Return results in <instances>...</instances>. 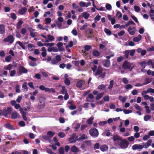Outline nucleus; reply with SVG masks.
Segmentation results:
<instances>
[{
  "label": "nucleus",
  "mask_w": 154,
  "mask_h": 154,
  "mask_svg": "<svg viewBox=\"0 0 154 154\" xmlns=\"http://www.w3.org/2000/svg\"><path fill=\"white\" fill-rule=\"evenodd\" d=\"M104 69L100 66L97 67V70L95 73V75L97 76L98 75L97 78L98 79H104L106 75V72L103 71Z\"/></svg>",
  "instance_id": "f257e3e1"
},
{
  "label": "nucleus",
  "mask_w": 154,
  "mask_h": 154,
  "mask_svg": "<svg viewBox=\"0 0 154 154\" xmlns=\"http://www.w3.org/2000/svg\"><path fill=\"white\" fill-rule=\"evenodd\" d=\"M135 52V49L126 50L124 52L123 54L124 55L123 57H125L126 59H128L129 54L130 56L133 57L134 55Z\"/></svg>",
  "instance_id": "f03ea898"
},
{
  "label": "nucleus",
  "mask_w": 154,
  "mask_h": 154,
  "mask_svg": "<svg viewBox=\"0 0 154 154\" xmlns=\"http://www.w3.org/2000/svg\"><path fill=\"white\" fill-rule=\"evenodd\" d=\"M14 40L15 38L13 36L11 35H9L3 39V41L5 43L8 42L11 45L13 43Z\"/></svg>",
  "instance_id": "7ed1b4c3"
},
{
  "label": "nucleus",
  "mask_w": 154,
  "mask_h": 154,
  "mask_svg": "<svg viewBox=\"0 0 154 154\" xmlns=\"http://www.w3.org/2000/svg\"><path fill=\"white\" fill-rule=\"evenodd\" d=\"M90 135L94 137H97L99 134V132L97 129L95 128L91 129L89 131Z\"/></svg>",
  "instance_id": "20e7f679"
},
{
  "label": "nucleus",
  "mask_w": 154,
  "mask_h": 154,
  "mask_svg": "<svg viewBox=\"0 0 154 154\" xmlns=\"http://www.w3.org/2000/svg\"><path fill=\"white\" fill-rule=\"evenodd\" d=\"M122 149H125L128 147L129 143L125 139L122 140L119 144Z\"/></svg>",
  "instance_id": "39448f33"
},
{
  "label": "nucleus",
  "mask_w": 154,
  "mask_h": 154,
  "mask_svg": "<svg viewBox=\"0 0 154 154\" xmlns=\"http://www.w3.org/2000/svg\"><path fill=\"white\" fill-rule=\"evenodd\" d=\"M78 137L75 133L73 134L69 138L68 141L70 143H75L77 141Z\"/></svg>",
  "instance_id": "423d86ee"
},
{
  "label": "nucleus",
  "mask_w": 154,
  "mask_h": 154,
  "mask_svg": "<svg viewBox=\"0 0 154 154\" xmlns=\"http://www.w3.org/2000/svg\"><path fill=\"white\" fill-rule=\"evenodd\" d=\"M131 66V64L126 60L124 62L122 66V68L125 69H130Z\"/></svg>",
  "instance_id": "0eeeda50"
},
{
  "label": "nucleus",
  "mask_w": 154,
  "mask_h": 154,
  "mask_svg": "<svg viewBox=\"0 0 154 154\" xmlns=\"http://www.w3.org/2000/svg\"><path fill=\"white\" fill-rule=\"evenodd\" d=\"M40 102L38 103L37 108L39 109H43L45 105L44 100H40Z\"/></svg>",
  "instance_id": "6e6552de"
},
{
  "label": "nucleus",
  "mask_w": 154,
  "mask_h": 154,
  "mask_svg": "<svg viewBox=\"0 0 154 154\" xmlns=\"http://www.w3.org/2000/svg\"><path fill=\"white\" fill-rule=\"evenodd\" d=\"M103 65L106 67L108 68L110 66V62L109 60H104L102 62Z\"/></svg>",
  "instance_id": "1a4fd4ad"
},
{
  "label": "nucleus",
  "mask_w": 154,
  "mask_h": 154,
  "mask_svg": "<svg viewBox=\"0 0 154 154\" xmlns=\"http://www.w3.org/2000/svg\"><path fill=\"white\" fill-rule=\"evenodd\" d=\"M19 71L20 74L21 73H26L28 72L27 70L22 66H20L19 67Z\"/></svg>",
  "instance_id": "9d476101"
},
{
  "label": "nucleus",
  "mask_w": 154,
  "mask_h": 154,
  "mask_svg": "<svg viewBox=\"0 0 154 154\" xmlns=\"http://www.w3.org/2000/svg\"><path fill=\"white\" fill-rule=\"evenodd\" d=\"M27 11V9L26 7L22 8L18 11V14L21 15L24 14Z\"/></svg>",
  "instance_id": "9b49d317"
},
{
  "label": "nucleus",
  "mask_w": 154,
  "mask_h": 154,
  "mask_svg": "<svg viewBox=\"0 0 154 154\" xmlns=\"http://www.w3.org/2000/svg\"><path fill=\"white\" fill-rule=\"evenodd\" d=\"M63 44L61 42H59L56 45L57 46L59 50L60 51H64V48L63 46Z\"/></svg>",
  "instance_id": "f8f14e48"
},
{
  "label": "nucleus",
  "mask_w": 154,
  "mask_h": 154,
  "mask_svg": "<svg viewBox=\"0 0 154 154\" xmlns=\"http://www.w3.org/2000/svg\"><path fill=\"white\" fill-rule=\"evenodd\" d=\"M100 149L102 152L107 151L108 149V147L106 145H102L100 147Z\"/></svg>",
  "instance_id": "ddd939ff"
},
{
  "label": "nucleus",
  "mask_w": 154,
  "mask_h": 154,
  "mask_svg": "<svg viewBox=\"0 0 154 154\" xmlns=\"http://www.w3.org/2000/svg\"><path fill=\"white\" fill-rule=\"evenodd\" d=\"M20 117V115L16 111L13 112L11 115V118L12 119H16Z\"/></svg>",
  "instance_id": "4468645a"
},
{
  "label": "nucleus",
  "mask_w": 154,
  "mask_h": 154,
  "mask_svg": "<svg viewBox=\"0 0 154 154\" xmlns=\"http://www.w3.org/2000/svg\"><path fill=\"white\" fill-rule=\"evenodd\" d=\"M112 139L115 143L117 141H121V140H122L120 137L117 135H114L113 136Z\"/></svg>",
  "instance_id": "2eb2a0df"
},
{
  "label": "nucleus",
  "mask_w": 154,
  "mask_h": 154,
  "mask_svg": "<svg viewBox=\"0 0 154 154\" xmlns=\"http://www.w3.org/2000/svg\"><path fill=\"white\" fill-rule=\"evenodd\" d=\"M5 25L3 24L0 25V33L1 34H3L5 32Z\"/></svg>",
  "instance_id": "dca6fc26"
},
{
  "label": "nucleus",
  "mask_w": 154,
  "mask_h": 154,
  "mask_svg": "<svg viewBox=\"0 0 154 154\" xmlns=\"http://www.w3.org/2000/svg\"><path fill=\"white\" fill-rule=\"evenodd\" d=\"M87 138H88L86 137V135L83 134H82L80 137L77 139V141L79 142H81Z\"/></svg>",
  "instance_id": "f3484780"
},
{
  "label": "nucleus",
  "mask_w": 154,
  "mask_h": 154,
  "mask_svg": "<svg viewBox=\"0 0 154 154\" xmlns=\"http://www.w3.org/2000/svg\"><path fill=\"white\" fill-rule=\"evenodd\" d=\"M45 92H48L49 93L52 92L53 93H54L56 92L54 89L53 88H45Z\"/></svg>",
  "instance_id": "a211bd4d"
},
{
  "label": "nucleus",
  "mask_w": 154,
  "mask_h": 154,
  "mask_svg": "<svg viewBox=\"0 0 154 154\" xmlns=\"http://www.w3.org/2000/svg\"><path fill=\"white\" fill-rule=\"evenodd\" d=\"M71 150L73 152H77L79 151L78 148L75 146H73L71 147Z\"/></svg>",
  "instance_id": "6ab92c4d"
},
{
  "label": "nucleus",
  "mask_w": 154,
  "mask_h": 154,
  "mask_svg": "<svg viewBox=\"0 0 154 154\" xmlns=\"http://www.w3.org/2000/svg\"><path fill=\"white\" fill-rule=\"evenodd\" d=\"M142 38L141 35L139 34L138 37H134L133 39V40L134 42H139Z\"/></svg>",
  "instance_id": "aec40b11"
},
{
  "label": "nucleus",
  "mask_w": 154,
  "mask_h": 154,
  "mask_svg": "<svg viewBox=\"0 0 154 154\" xmlns=\"http://www.w3.org/2000/svg\"><path fill=\"white\" fill-rule=\"evenodd\" d=\"M84 82V81L82 80H80L78 81L76 84V86L77 87L79 88H81L82 87V85L83 83Z\"/></svg>",
  "instance_id": "412c9836"
},
{
  "label": "nucleus",
  "mask_w": 154,
  "mask_h": 154,
  "mask_svg": "<svg viewBox=\"0 0 154 154\" xmlns=\"http://www.w3.org/2000/svg\"><path fill=\"white\" fill-rule=\"evenodd\" d=\"M92 54L94 56L97 57L100 55V53L97 50H93L92 52Z\"/></svg>",
  "instance_id": "4be33fe9"
},
{
  "label": "nucleus",
  "mask_w": 154,
  "mask_h": 154,
  "mask_svg": "<svg viewBox=\"0 0 154 154\" xmlns=\"http://www.w3.org/2000/svg\"><path fill=\"white\" fill-rule=\"evenodd\" d=\"M41 137L45 140L49 141L51 140L50 137L47 134L43 135L41 136Z\"/></svg>",
  "instance_id": "5701e85b"
},
{
  "label": "nucleus",
  "mask_w": 154,
  "mask_h": 154,
  "mask_svg": "<svg viewBox=\"0 0 154 154\" xmlns=\"http://www.w3.org/2000/svg\"><path fill=\"white\" fill-rule=\"evenodd\" d=\"M152 80V78H146L145 82H143L144 85H145L150 83Z\"/></svg>",
  "instance_id": "b1692460"
},
{
  "label": "nucleus",
  "mask_w": 154,
  "mask_h": 154,
  "mask_svg": "<svg viewBox=\"0 0 154 154\" xmlns=\"http://www.w3.org/2000/svg\"><path fill=\"white\" fill-rule=\"evenodd\" d=\"M5 127L8 129L10 130L14 129L13 126L10 123H6L5 125Z\"/></svg>",
  "instance_id": "393cba45"
},
{
  "label": "nucleus",
  "mask_w": 154,
  "mask_h": 154,
  "mask_svg": "<svg viewBox=\"0 0 154 154\" xmlns=\"http://www.w3.org/2000/svg\"><path fill=\"white\" fill-rule=\"evenodd\" d=\"M23 22L21 20H19L17 24V28L19 29L21 27V25L23 23Z\"/></svg>",
  "instance_id": "a878e982"
},
{
  "label": "nucleus",
  "mask_w": 154,
  "mask_h": 154,
  "mask_svg": "<svg viewBox=\"0 0 154 154\" xmlns=\"http://www.w3.org/2000/svg\"><path fill=\"white\" fill-rule=\"evenodd\" d=\"M114 81L113 80H111L109 82V85L108 87V89L110 90H112V89L113 88L114 84Z\"/></svg>",
  "instance_id": "bb28decb"
},
{
  "label": "nucleus",
  "mask_w": 154,
  "mask_h": 154,
  "mask_svg": "<svg viewBox=\"0 0 154 154\" xmlns=\"http://www.w3.org/2000/svg\"><path fill=\"white\" fill-rule=\"evenodd\" d=\"M12 67V65L11 64H10L7 66H5L4 69L5 70H11Z\"/></svg>",
  "instance_id": "cd10ccee"
},
{
  "label": "nucleus",
  "mask_w": 154,
  "mask_h": 154,
  "mask_svg": "<svg viewBox=\"0 0 154 154\" xmlns=\"http://www.w3.org/2000/svg\"><path fill=\"white\" fill-rule=\"evenodd\" d=\"M47 134L49 136L51 139L52 137L55 135L54 133L51 131H48L47 133Z\"/></svg>",
  "instance_id": "c85d7f7f"
},
{
  "label": "nucleus",
  "mask_w": 154,
  "mask_h": 154,
  "mask_svg": "<svg viewBox=\"0 0 154 154\" xmlns=\"http://www.w3.org/2000/svg\"><path fill=\"white\" fill-rule=\"evenodd\" d=\"M82 15L85 19H88L90 16V14L89 13L85 12L82 13Z\"/></svg>",
  "instance_id": "c756f323"
},
{
  "label": "nucleus",
  "mask_w": 154,
  "mask_h": 154,
  "mask_svg": "<svg viewBox=\"0 0 154 154\" xmlns=\"http://www.w3.org/2000/svg\"><path fill=\"white\" fill-rule=\"evenodd\" d=\"M119 100L122 101L123 103H125L126 100V98L125 97H123L121 95H119Z\"/></svg>",
  "instance_id": "7c9ffc66"
},
{
  "label": "nucleus",
  "mask_w": 154,
  "mask_h": 154,
  "mask_svg": "<svg viewBox=\"0 0 154 154\" xmlns=\"http://www.w3.org/2000/svg\"><path fill=\"white\" fill-rule=\"evenodd\" d=\"M104 93H100L98 94L96 97V100H100L103 96Z\"/></svg>",
  "instance_id": "2f4dec72"
},
{
  "label": "nucleus",
  "mask_w": 154,
  "mask_h": 154,
  "mask_svg": "<svg viewBox=\"0 0 154 154\" xmlns=\"http://www.w3.org/2000/svg\"><path fill=\"white\" fill-rule=\"evenodd\" d=\"M104 31L108 35H110L112 34V32L107 28H105Z\"/></svg>",
  "instance_id": "473e14b6"
},
{
  "label": "nucleus",
  "mask_w": 154,
  "mask_h": 154,
  "mask_svg": "<svg viewBox=\"0 0 154 154\" xmlns=\"http://www.w3.org/2000/svg\"><path fill=\"white\" fill-rule=\"evenodd\" d=\"M151 118V116L149 115H146L144 116V120L145 121H147L149 120Z\"/></svg>",
  "instance_id": "72a5a7b5"
},
{
  "label": "nucleus",
  "mask_w": 154,
  "mask_h": 154,
  "mask_svg": "<svg viewBox=\"0 0 154 154\" xmlns=\"http://www.w3.org/2000/svg\"><path fill=\"white\" fill-rule=\"evenodd\" d=\"M88 35L90 37H91V34L93 33V29L91 28H89L88 29Z\"/></svg>",
  "instance_id": "f704fd0d"
},
{
  "label": "nucleus",
  "mask_w": 154,
  "mask_h": 154,
  "mask_svg": "<svg viewBox=\"0 0 154 154\" xmlns=\"http://www.w3.org/2000/svg\"><path fill=\"white\" fill-rule=\"evenodd\" d=\"M17 43L20 46H21L23 49H25L26 48L22 42H21L18 41L17 42Z\"/></svg>",
  "instance_id": "c9c22d12"
},
{
  "label": "nucleus",
  "mask_w": 154,
  "mask_h": 154,
  "mask_svg": "<svg viewBox=\"0 0 154 154\" xmlns=\"http://www.w3.org/2000/svg\"><path fill=\"white\" fill-rule=\"evenodd\" d=\"M64 83L67 86L70 85V80L68 78H66L64 80Z\"/></svg>",
  "instance_id": "e433bc0d"
},
{
  "label": "nucleus",
  "mask_w": 154,
  "mask_h": 154,
  "mask_svg": "<svg viewBox=\"0 0 154 154\" xmlns=\"http://www.w3.org/2000/svg\"><path fill=\"white\" fill-rule=\"evenodd\" d=\"M94 118L92 117H90L87 121V122L89 125H91L93 123V120Z\"/></svg>",
  "instance_id": "4c0bfd02"
},
{
  "label": "nucleus",
  "mask_w": 154,
  "mask_h": 154,
  "mask_svg": "<svg viewBox=\"0 0 154 154\" xmlns=\"http://www.w3.org/2000/svg\"><path fill=\"white\" fill-rule=\"evenodd\" d=\"M62 89L61 91V93L63 94H65L67 92V90H66L65 87L64 86H62Z\"/></svg>",
  "instance_id": "58836bf2"
},
{
  "label": "nucleus",
  "mask_w": 154,
  "mask_h": 154,
  "mask_svg": "<svg viewBox=\"0 0 154 154\" xmlns=\"http://www.w3.org/2000/svg\"><path fill=\"white\" fill-rule=\"evenodd\" d=\"M105 7L106 9L108 11H111L112 10V6L109 4H107Z\"/></svg>",
  "instance_id": "ea45409f"
},
{
  "label": "nucleus",
  "mask_w": 154,
  "mask_h": 154,
  "mask_svg": "<svg viewBox=\"0 0 154 154\" xmlns=\"http://www.w3.org/2000/svg\"><path fill=\"white\" fill-rule=\"evenodd\" d=\"M47 37L48 39L51 41H53L54 39V37L50 35H48Z\"/></svg>",
  "instance_id": "a19ab883"
},
{
  "label": "nucleus",
  "mask_w": 154,
  "mask_h": 154,
  "mask_svg": "<svg viewBox=\"0 0 154 154\" xmlns=\"http://www.w3.org/2000/svg\"><path fill=\"white\" fill-rule=\"evenodd\" d=\"M134 107L136 109H137L139 111H142V108L139 105H138L137 104H135Z\"/></svg>",
  "instance_id": "79ce46f5"
},
{
  "label": "nucleus",
  "mask_w": 154,
  "mask_h": 154,
  "mask_svg": "<svg viewBox=\"0 0 154 154\" xmlns=\"http://www.w3.org/2000/svg\"><path fill=\"white\" fill-rule=\"evenodd\" d=\"M84 48L85 51H88L91 48V45H86Z\"/></svg>",
  "instance_id": "37998d69"
},
{
  "label": "nucleus",
  "mask_w": 154,
  "mask_h": 154,
  "mask_svg": "<svg viewBox=\"0 0 154 154\" xmlns=\"http://www.w3.org/2000/svg\"><path fill=\"white\" fill-rule=\"evenodd\" d=\"M11 59L12 57L10 55L7 56L5 58V60L7 62H9L11 60Z\"/></svg>",
  "instance_id": "c03bdc74"
},
{
  "label": "nucleus",
  "mask_w": 154,
  "mask_h": 154,
  "mask_svg": "<svg viewBox=\"0 0 154 154\" xmlns=\"http://www.w3.org/2000/svg\"><path fill=\"white\" fill-rule=\"evenodd\" d=\"M123 112L125 114H128L132 112V111L131 110H127L125 109H124L123 110Z\"/></svg>",
  "instance_id": "a18cd8bd"
},
{
  "label": "nucleus",
  "mask_w": 154,
  "mask_h": 154,
  "mask_svg": "<svg viewBox=\"0 0 154 154\" xmlns=\"http://www.w3.org/2000/svg\"><path fill=\"white\" fill-rule=\"evenodd\" d=\"M26 112H23L22 113V116L24 120L25 121H27V118L26 116Z\"/></svg>",
  "instance_id": "49530a36"
},
{
  "label": "nucleus",
  "mask_w": 154,
  "mask_h": 154,
  "mask_svg": "<svg viewBox=\"0 0 154 154\" xmlns=\"http://www.w3.org/2000/svg\"><path fill=\"white\" fill-rule=\"evenodd\" d=\"M58 135L60 138H63L65 136V133L62 132H60L59 133Z\"/></svg>",
  "instance_id": "de8ad7c7"
},
{
  "label": "nucleus",
  "mask_w": 154,
  "mask_h": 154,
  "mask_svg": "<svg viewBox=\"0 0 154 154\" xmlns=\"http://www.w3.org/2000/svg\"><path fill=\"white\" fill-rule=\"evenodd\" d=\"M11 18L13 20H16L17 17L14 13H11Z\"/></svg>",
  "instance_id": "09e8293b"
},
{
  "label": "nucleus",
  "mask_w": 154,
  "mask_h": 154,
  "mask_svg": "<svg viewBox=\"0 0 154 154\" xmlns=\"http://www.w3.org/2000/svg\"><path fill=\"white\" fill-rule=\"evenodd\" d=\"M27 84L26 82H24L22 85V88L26 89V90L27 91H28V88L27 86Z\"/></svg>",
  "instance_id": "8fccbe9b"
},
{
  "label": "nucleus",
  "mask_w": 154,
  "mask_h": 154,
  "mask_svg": "<svg viewBox=\"0 0 154 154\" xmlns=\"http://www.w3.org/2000/svg\"><path fill=\"white\" fill-rule=\"evenodd\" d=\"M45 24H48L50 23L51 21V19L50 17H47L45 19Z\"/></svg>",
  "instance_id": "3c124183"
},
{
  "label": "nucleus",
  "mask_w": 154,
  "mask_h": 154,
  "mask_svg": "<svg viewBox=\"0 0 154 154\" xmlns=\"http://www.w3.org/2000/svg\"><path fill=\"white\" fill-rule=\"evenodd\" d=\"M101 16L100 15H99V14L97 15V16L94 18V22L95 23H97V21H99L100 19L101 18Z\"/></svg>",
  "instance_id": "603ef678"
},
{
  "label": "nucleus",
  "mask_w": 154,
  "mask_h": 154,
  "mask_svg": "<svg viewBox=\"0 0 154 154\" xmlns=\"http://www.w3.org/2000/svg\"><path fill=\"white\" fill-rule=\"evenodd\" d=\"M145 107L146 109V112L148 114L150 113L151 112V110L149 109V107L148 106H145Z\"/></svg>",
  "instance_id": "864d4df0"
},
{
  "label": "nucleus",
  "mask_w": 154,
  "mask_h": 154,
  "mask_svg": "<svg viewBox=\"0 0 154 154\" xmlns=\"http://www.w3.org/2000/svg\"><path fill=\"white\" fill-rule=\"evenodd\" d=\"M64 149L63 147H60L59 149V152L60 154H63L64 152Z\"/></svg>",
  "instance_id": "5fc2aeb1"
},
{
  "label": "nucleus",
  "mask_w": 154,
  "mask_h": 154,
  "mask_svg": "<svg viewBox=\"0 0 154 154\" xmlns=\"http://www.w3.org/2000/svg\"><path fill=\"white\" fill-rule=\"evenodd\" d=\"M134 8L135 11L136 12H138L140 10V7L138 6H134Z\"/></svg>",
  "instance_id": "6e6d98bb"
},
{
  "label": "nucleus",
  "mask_w": 154,
  "mask_h": 154,
  "mask_svg": "<svg viewBox=\"0 0 154 154\" xmlns=\"http://www.w3.org/2000/svg\"><path fill=\"white\" fill-rule=\"evenodd\" d=\"M26 32V29L25 28H23L21 29V32L23 35H24Z\"/></svg>",
  "instance_id": "4d7b16f0"
},
{
  "label": "nucleus",
  "mask_w": 154,
  "mask_h": 154,
  "mask_svg": "<svg viewBox=\"0 0 154 154\" xmlns=\"http://www.w3.org/2000/svg\"><path fill=\"white\" fill-rule=\"evenodd\" d=\"M16 92L17 93H19L20 92V86L18 85H16Z\"/></svg>",
  "instance_id": "13d9d810"
},
{
  "label": "nucleus",
  "mask_w": 154,
  "mask_h": 154,
  "mask_svg": "<svg viewBox=\"0 0 154 154\" xmlns=\"http://www.w3.org/2000/svg\"><path fill=\"white\" fill-rule=\"evenodd\" d=\"M18 124L21 127H24L25 125V122L23 121H20L19 122Z\"/></svg>",
  "instance_id": "bf43d9fd"
},
{
  "label": "nucleus",
  "mask_w": 154,
  "mask_h": 154,
  "mask_svg": "<svg viewBox=\"0 0 154 154\" xmlns=\"http://www.w3.org/2000/svg\"><path fill=\"white\" fill-rule=\"evenodd\" d=\"M122 82L125 84H127L129 83V81L126 78H124L122 79Z\"/></svg>",
  "instance_id": "052dcab7"
},
{
  "label": "nucleus",
  "mask_w": 154,
  "mask_h": 154,
  "mask_svg": "<svg viewBox=\"0 0 154 154\" xmlns=\"http://www.w3.org/2000/svg\"><path fill=\"white\" fill-rule=\"evenodd\" d=\"M100 147V145L99 143H96L94 146V149H99Z\"/></svg>",
  "instance_id": "680f3d73"
},
{
  "label": "nucleus",
  "mask_w": 154,
  "mask_h": 154,
  "mask_svg": "<svg viewBox=\"0 0 154 154\" xmlns=\"http://www.w3.org/2000/svg\"><path fill=\"white\" fill-rule=\"evenodd\" d=\"M16 71L15 70H12L10 72V75L11 77H13L16 74Z\"/></svg>",
  "instance_id": "e2e57ef3"
},
{
  "label": "nucleus",
  "mask_w": 154,
  "mask_h": 154,
  "mask_svg": "<svg viewBox=\"0 0 154 154\" xmlns=\"http://www.w3.org/2000/svg\"><path fill=\"white\" fill-rule=\"evenodd\" d=\"M140 65L142 67L145 68L146 65V63L145 61H143L141 63Z\"/></svg>",
  "instance_id": "0e129e2a"
},
{
  "label": "nucleus",
  "mask_w": 154,
  "mask_h": 154,
  "mask_svg": "<svg viewBox=\"0 0 154 154\" xmlns=\"http://www.w3.org/2000/svg\"><path fill=\"white\" fill-rule=\"evenodd\" d=\"M6 110L7 111L8 114H10L12 110V108L10 107H8L7 109H6Z\"/></svg>",
  "instance_id": "69168bd1"
},
{
  "label": "nucleus",
  "mask_w": 154,
  "mask_h": 154,
  "mask_svg": "<svg viewBox=\"0 0 154 154\" xmlns=\"http://www.w3.org/2000/svg\"><path fill=\"white\" fill-rule=\"evenodd\" d=\"M79 5L82 7H84L86 6V3L83 2H80L79 3Z\"/></svg>",
  "instance_id": "338daca9"
},
{
  "label": "nucleus",
  "mask_w": 154,
  "mask_h": 154,
  "mask_svg": "<svg viewBox=\"0 0 154 154\" xmlns=\"http://www.w3.org/2000/svg\"><path fill=\"white\" fill-rule=\"evenodd\" d=\"M147 51L149 52H151L152 51H154V47L152 46L151 47L147 48Z\"/></svg>",
  "instance_id": "774afa93"
}]
</instances>
